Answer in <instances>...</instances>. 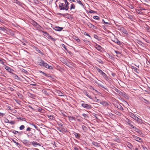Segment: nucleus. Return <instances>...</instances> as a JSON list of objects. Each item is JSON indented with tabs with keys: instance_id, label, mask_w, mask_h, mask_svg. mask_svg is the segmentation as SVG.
Instances as JSON below:
<instances>
[{
	"instance_id": "obj_58",
	"label": "nucleus",
	"mask_w": 150,
	"mask_h": 150,
	"mask_svg": "<svg viewBox=\"0 0 150 150\" xmlns=\"http://www.w3.org/2000/svg\"><path fill=\"white\" fill-rule=\"evenodd\" d=\"M36 22L34 20H32L31 21V24L33 25L35 23V22Z\"/></svg>"
},
{
	"instance_id": "obj_20",
	"label": "nucleus",
	"mask_w": 150,
	"mask_h": 150,
	"mask_svg": "<svg viewBox=\"0 0 150 150\" xmlns=\"http://www.w3.org/2000/svg\"><path fill=\"white\" fill-rule=\"evenodd\" d=\"M47 37L49 39H50L52 41H55L56 40V39L54 38H53L51 35H50L49 34L47 36Z\"/></svg>"
},
{
	"instance_id": "obj_19",
	"label": "nucleus",
	"mask_w": 150,
	"mask_h": 150,
	"mask_svg": "<svg viewBox=\"0 0 150 150\" xmlns=\"http://www.w3.org/2000/svg\"><path fill=\"white\" fill-rule=\"evenodd\" d=\"M72 38L78 42H79L80 41V40L75 35H73L72 36Z\"/></svg>"
},
{
	"instance_id": "obj_36",
	"label": "nucleus",
	"mask_w": 150,
	"mask_h": 150,
	"mask_svg": "<svg viewBox=\"0 0 150 150\" xmlns=\"http://www.w3.org/2000/svg\"><path fill=\"white\" fill-rule=\"evenodd\" d=\"M12 132L15 134H20L21 133V132H19L16 131V130H13V131Z\"/></svg>"
},
{
	"instance_id": "obj_10",
	"label": "nucleus",
	"mask_w": 150,
	"mask_h": 150,
	"mask_svg": "<svg viewBox=\"0 0 150 150\" xmlns=\"http://www.w3.org/2000/svg\"><path fill=\"white\" fill-rule=\"evenodd\" d=\"M129 116L135 120H136L137 118L138 117H137L135 115L132 113H130L129 114Z\"/></svg>"
},
{
	"instance_id": "obj_54",
	"label": "nucleus",
	"mask_w": 150,
	"mask_h": 150,
	"mask_svg": "<svg viewBox=\"0 0 150 150\" xmlns=\"http://www.w3.org/2000/svg\"><path fill=\"white\" fill-rule=\"evenodd\" d=\"M18 119H20L22 121L25 120H24L25 119V118L21 117H19L18 118Z\"/></svg>"
},
{
	"instance_id": "obj_43",
	"label": "nucleus",
	"mask_w": 150,
	"mask_h": 150,
	"mask_svg": "<svg viewBox=\"0 0 150 150\" xmlns=\"http://www.w3.org/2000/svg\"><path fill=\"white\" fill-rule=\"evenodd\" d=\"M102 22L106 24L109 25H110V22H106L105 21L104 19L102 20Z\"/></svg>"
},
{
	"instance_id": "obj_8",
	"label": "nucleus",
	"mask_w": 150,
	"mask_h": 150,
	"mask_svg": "<svg viewBox=\"0 0 150 150\" xmlns=\"http://www.w3.org/2000/svg\"><path fill=\"white\" fill-rule=\"evenodd\" d=\"M35 28H36V29L37 30L40 31H42V29H43V28H42V27L40 26L39 24H37Z\"/></svg>"
},
{
	"instance_id": "obj_49",
	"label": "nucleus",
	"mask_w": 150,
	"mask_h": 150,
	"mask_svg": "<svg viewBox=\"0 0 150 150\" xmlns=\"http://www.w3.org/2000/svg\"><path fill=\"white\" fill-rule=\"evenodd\" d=\"M82 115L85 118H87L88 117V115L86 114H83Z\"/></svg>"
},
{
	"instance_id": "obj_64",
	"label": "nucleus",
	"mask_w": 150,
	"mask_h": 150,
	"mask_svg": "<svg viewBox=\"0 0 150 150\" xmlns=\"http://www.w3.org/2000/svg\"><path fill=\"white\" fill-rule=\"evenodd\" d=\"M38 24L36 22H35V23H34L33 25L35 27Z\"/></svg>"
},
{
	"instance_id": "obj_6",
	"label": "nucleus",
	"mask_w": 150,
	"mask_h": 150,
	"mask_svg": "<svg viewBox=\"0 0 150 150\" xmlns=\"http://www.w3.org/2000/svg\"><path fill=\"white\" fill-rule=\"evenodd\" d=\"M86 24L88 26L89 28H93L95 29H96L97 28L96 26H94L89 22L86 23Z\"/></svg>"
},
{
	"instance_id": "obj_33",
	"label": "nucleus",
	"mask_w": 150,
	"mask_h": 150,
	"mask_svg": "<svg viewBox=\"0 0 150 150\" xmlns=\"http://www.w3.org/2000/svg\"><path fill=\"white\" fill-rule=\"evenodd\" d=\"M6 120H8V122H6L9 123L10 124L13 125L15 124V122L14 121H9L8 119H6Z\"/></svg>"
},
{
	"instance_id": "obj_17",
	"label": "nucleus",
	"mask_w": 150,
	"mask_h": 150,
	"mask_svg": "<svg viewBox=\"0 0 150 150\" xmlns=\"http://www.w3.org/2000/svg\"><path fill=\"white\" fill-rule=\"evenodd\" d=\"M126 145L127 147H129L130 149H132L133 148V146L132 144L129 142H127L126 143Z\"/></svg>"
},
{
	"instance_id": "obj_22",
	"label": "nucleus",
	"mask_w": 150,
	"mask_h": 150,
	"mask_svg": "<svg viewBox=\"0 0 150 150\" xmlns=\"http://www.w3.org/2000/svg\"><path fill=\"white\" fill-rule=\"evenodd\" d=\"M12 75L13 76V77L14 78L17 80H19V78L18 76L14 74V73H12Z\"/></svg>"
},
{
	"instance_id": "obj_40",
	"label": "nucleus",
	"mask_w": 150,
	"mask_h": 150,
	"mask_svg": "<svg viewBox=\"0 0 150 150\" xmlns=\"http://www.w3.org/2000/svg\"><path fill=\"white\" fill-rule=\"evenodd\" d=\"M68 117H69V119L71 120H76L75 119V117H74L70 116H68Z\"/></svg>"
},
{
	"instance_id": "obj_23",
	"label": "nucleus",
	"mask_w": 150,
	"mask_h": 150,
	"mask_svg": "<svg viewBox=\"0 0 150 150\" xmlns=\"http://www.w3.org/2000/svg\"><path fill=\"white\" fill-rule=\"evenodd\" d=\"M136 121H137V122L140 124H142L143 123V120L138 117L137 118Z\"/></svg>"
},
{
	"instance_id": "obj_11",
	"label": "nucleus",
	"mask_w": 150,
	"mask_h": 150,
	"mask_svg": "<svg viewBox=\"0 0 150 150\" xmlns=\"http://www.w3.org/2000/svg\"><path fill=\"white\" fill-rule=\"evenodd\" d=\"M63 28L62 27L56 26L54 28V29L56 31H60L63 29Z\"/></svg>"
},
{
	"instance_id": "obj_59",
	"label": "nucleus",
	"mask_w": 150,
	"mask_h": 150,
	"mask_svg": "<svg viewBox=\"0 0 150 150\" xmlns=\"http://www.w3.org/2000/svg\"><path fill=\"white\" fill-rule=\"evenodd\" d=\"M31 128L30 127H28L26 129L27 131H30L31 130Z\"/></svg>"
},
{
	"instance_id": "obj_50",
	"label": "nucleus",
	"mask_w": 150,
	"mask_h": 150,
	"mask_svg": "<svg viewBox=\"0 0 150 150\" xmlns=\"http://www.w3.org/2000/svg\"><path fill=\"white\" fill-rule=\"evenodd\" d=\"M93 18L95 19L98 20L99 19V17L97 16H94Z\"/></svg>"
},
{
	"instance_id": "obj_48",
	"label": "nucleus",
	"mask_w": 150,
	"mask_h": 150,
	"mask_svg": "<svg viewBox=\"0 0 150 150\" xmlns=\"http://www.w3.org/2000/svg\"><path fill=\"white\" fill-rule=\"evenodd\" d=\"M40 73H41L42 74H43L45 76H46L48 77V76H47V74H46L45 73H44V72H43V71H40Z\"/></svg>"
},
{
	"instance_id": "obj_25",
	"label": "nucleus",
	"mask_w": 150,
	"mask_h": 150,
	"mask_svg": "<svg viewBox=\"0 0 150 150\" xmlns=\"http://www.w3.org/2000/svg\"><path fill=\"white\" fill-rule=\"evenodd\" d=\"M103 78H104L105 79H107L108 78V77L106 75V74H105L104 72H103L102 74H101Z\"/></svg>"
},
{
	"instance_id": "obj_44",
	"label": "nucleus",
	"mask_w": 150,
	"mask_h": 150,
	"mask_svg": "<svg viewBox=\"0 0 150 150\" xmlns=\"http://www.w3.org/2000/svg\"><path fill=\"white\" fill-rule=\"evenodd\" d=\"M128 7L131 9H133L134 8V6L130 4L128 5Z\"/></svg>"
},
{
	"instance_id": "obj_42",
	"label": "nucleus",
	"mask_w": 150,
	"mask_h": 150,
	"mask_svg": "<svg viewBox=\"0 0 150 150\" xmlns=\"http://www.w3.org/2000/svg\"><path fill=\"white\" fill-rule=\"evenodd\" d=\"M4 59H0V63L2 64L3 65L4 64V62L3 61Z\"/></svg>"
},
{
	"instance_id": "obj_14",
	"label": "nucleus",
	"mask_w": 150,
	"mask_h": 150,
	"mask_svg": "<svg viewBox=\"0 0 150 150\" xmlns=\"http://www.w3.org/2000/svg\"><path fill=\"white\" fill-rule=\"evenodd\" d=\"M114 90H115V91L117 92L118 93V95L119 96H120L122 94V93H123V92H122L120 90H119L118 89L115 88L114 89Z\"/></svg>"
},
{
	"instance_id": "obj_28",
	"label": "nucleus",
	"mask_w": 150,
	"mask_h": 150,
	"mask_svg": "<svg viewBox=\"0 0 150 150\" xmlns=\"http://www.w3.org/2000/svg\"><path fill=\"white\" fill-rule=\"evenodd\" d=\"M74 134L76 138L78 139L80 137V135L79 134L74 132Z\"/></svg>"
},
{
	"instance_id": "obj_24",
	"label": "nucleus",
	"mask_w": 150,
	"mask_h": 150,
	"mask_svg": "<svg viewBox=\"0 0 150 150\" xmlns=\"http://www.w3.org/2000/svg\"><path fill=\"white\" fill-rule=\"evenodd\" d=\"M34 48L39 53L41 54V55H43V53L40 50H39L36 47H35Z\"/></svg>"
},
{
	"instance_id": "obj_60",
	"label": "nucleus",
	"mask_w": 150,
	"mask_h": 150,
	"mask_svg": "<svg viewBox=\"0 0 150 150\" xmlns=\"http://www.w3.org/2000/svg\"><path fill=\"white\" fill-rule=\"evenodd\" d=\"M48 118L51 119H52V120L53 119V117L51 115H50V116H49Z\"/></svg>"
},
{
	"instance_id": "obj_39",
	"label": "nucleus",
	"mask_w": 150,
	"mask_h": 150,
	"mask_svg": "<svg viewBox=\"0 0 150 150\" xmlns=\"http://www.w3.org/2000/svg\"><path fill=\"white\" fill-rule=\"evenodd\" d=\"M143 99L144 100V102L146 104H149L150 103V102H149V101L148 100L145 99L144 98H143Z\"/></svg>"
},
{
	"instance_id": "obj_38",
	"label": "nucleus",
	"mask_w": 150,
	"mask_h": 150,
	"mask_svg": "<svg viewBox=\"0 0 150 150\" xmlns=\"http://www.w3.org/2000/svg\"><path fill=\"white\" fill-rule=\"evenodd\" d=\"M75 5L72 3L71 5L70 10H71L72 9H75Z\"/></svg>"
},
{
	"instance_id": "obj_3",
	"label": "nucleus",
	"mask_w": 150,
	"mask_h": 150,
	"mask_svg": "<svg viewBox=\"0 0 150 150\" xmlns=\"http://www.w3.org/2000/svg\"><path fill=\"white\" fill-rule=\"evenodd\" d=\"M28 137H30L33 140H35L36 138V137L35 134L31 132H29L27 134Z\"/></svg>"
},
{
	"instance_id": "obj_16",
	"label": "nucleus",
	"mask_w": 150,
	"mask_h": 150,
	"mask_svg": "<svg viewBox=\"0 0 150 150\" xmlns=\"http://www.w3.org/2000/svg\"><path fill=\"white\" fill-rule=\"evenodd\" d=\"M128 125L131 127V128H132V127H134V126L132 125L133 122L131 120H129L128 119V121L127 122Z\"/></svg>"
},
{
	"instance_id": "obj_7",
	"label": "nucleus",
	"mask_w": 150,
	"mask_h": 150,
	"mask_svg": "<svg viewBox=\"0 0 150 150\" xmlns=\"http://www.w3.org/2000/svg\"><path fill=\"white\" fill-rule=\"evenodd\" d=\"M134 139L136 141L139 142H142L143 140L141 138L135 136H133Z\"/></svg>"
},
{
	"instance_id": "obj_35",
	"label": "nucleus",
	"mask_w": 150,
	"mask_h": 150,
	"mask_svg": "<svg viewBox=\"0 0 150 150\" xmlns=\"http://www.w3.org/2000/svg\"><path fill=\"white\" fill-rule=\"evenodd\" d=\"M42 33H43V34L44 35L47 37V35H48V34H49L46 31H43L42 30V31H41Z\"/></svg>"
},
{
	"instance_id": "obj_61",
	"label": "nucleus",
	"mask_w": 150,
	"mask_h": 150,
	"mask_svg": "<svg viewBox=\"0 0 150 150\" xmlns=\"http://www.w3.org/2000/svg\"><path fill=\"white\" fill-rule=\"evenodd\" d=\"M38 111L41 112V111L42 110V109L41 108H40L38 109Z\"/></svg>"
},
{
	"instance_id": "obj_29",
	"label": "nucleus",
	"mask_w": 150,
	"mask_h": 150,
	"mask_svg": "<svg viewBox=\"0 0 150 150\" xmlns=\"http://www.w3.org/2000/svg\"><path fill=\"white\" fill-rule=\"evenodd\" d=\"M96 69L97 70V71L101 74L103 73V72L102 71L101 69H100L99 68H98V67H96Z\"/></svg>"
},
{
	"instance_id": "obj_56",
	"label": "nucleus",
	"mask_w": 150,
	"mask_h": 150,
	"mask_svg": "<svg viewBox=\"0 0 150 150\" xmlns=\"http://www.w3.org/2000/svg\"><path fill=\"white\" fill-rule=\"evenodd\" d=\"M94 38H95V39H98V38L99 37L96 35H94Z\"/></svg>"
},
{
	"instance_id": "obj_45",
	"label": "nucleus",
	"mask_w": 150,
	"mask_h": 150,
	"mask_svg": "<svg viewBox=\"0 0 150 150\" xmlns=\"http://www.w3.org/2000/svg\"><path fill=\"white\" fill-rule=\"evenodd\" d=\"M32 126H33L37 130H38V127L36 126L35 125H34L33 124H30Z\"/></svg>"
},
{
	"instance_id": "obj_5",
	"label": "nucleus",
	"mask_w": 150,
	"mask_h": 150,
	"mask_svg": "<svg viewBox=\"0 0 150 150\" xmlns=\"http://www.w3.org/2000/svg\"><path fill=\"white\" fill-rule=\"evenodd\" d=\"M64 4L63 3H60L59 5V9L61 10H65V7H64Z\"/></svg>"
},
{
	"instance_id": "obj_27",
	"label": "nucleus",
	"mask_w": 150,
	"mask_h": 150,
	"mask_svg": "<svg viewBox=\"0 0 150 150\" xmlns=\"http://www.w3.org/2000/svg\"><path fill=\"white\" fill-rule=\"evenodd\" d=\"M114 42L117 43L118 45H120L121 44L120 42L117 39H116L114 40Z\"/></svg>"
},
{
	"instance_id": "obj_31",
	"label": "nucleus",
	"mask_w": 150,
	"mask_h": 150,
	"mask_svg": "<svg viewBox=\"0 0 150 150\" xmlns=\"http://www.w3.org/2000/svg\"><path fill=\"white\" fill-rule=\"evenodd\" d=\"M95 47L98 50H100L102 49L101 46L98 45H96Z\"/></svg>"
},
{
	"instance_id": "obj_57",
	"label": "nucleus",
	"mask_w": 150,
	"mask_h": 150,
	"mask_svg": "<svg viewBox=\"0 0 150 150\" xmlns=\"http://www.w3.org/2000/svg\"><path fill=\"white\" fill-rule=\"evenodd\" d=\"M57 129L60 132H62L63 131H62V130L60 129V128L58 127H56Z\"/></svg>"
},
{
	"instance_id": "obj_41",
	"label": "nucleus",
	"mask_w": 150,
	"mask_h": 150,
	"mask_svg": "<svg viewBox=\"0 0 150 150\" xmlns=\"http://www.w3.org/2000/svg\"><path fill=\"white\" fill-rule=\"evenodd\" d=\"M82 128L84 131H86L87 129V127L84 125H82Z\"/></svg>"
},
{
	"instance_id": "obj_26",
	"label": "nucleus",
	"mask_w": 150,
	"mask_h": 150,
	"mask_svg": "<svg viewBox=\"0 0 150 150\" xmlns=\"http://www.w3.org/2000/svg\"><path fill=\"white\" fill-rule=\"evenodd\" d=\"M28 95L29 96L32 98H34L35 97V96L34 94H32L30 93H28Z\"/></svg>"
},
{
	"instance_id": "obj_13",
	"label": "nucleus",
	"mask_w": 150,
	"mask_h": 150,
	"mask_svg": "<svg viewBox=\"0 0 150 150\" xmlns=\"http://www.w3.org/2000/svg\"><path fill=\"white\" fill-rule=\"evenodd\" d=\"M31 144H32L35 147H36L38 146H41L40 144L39 143L34 142H31Z\"/></svg>"
},
{
	"instance_id": "obj_52",
	"label": "nucleus",
	"mask_w": 150,
	"mask_h": 150,
	"mask_svg": "<svg viewBox=\"0 0 150 150\" xmlns=\"http://www.w3.org/2000/svg\"><path fill=\"white\" fill-rule=\"evenodd\" d=\"M6 29L4 28L0 27V31H4Z\"/></svg>"
},
{
	"instance_id": "obj_51",
	"label": "nucleus",
	"mask_w": 150,
	"mask_h": 150,
	"mask_svg": "<svg viewBox=\"0 0 150 150\" xmlns=\"http://www.w3.org/2000/svg\"><path fill=\"white\" fill-rule=\"evenodd\" d=\"M83 34L84 35H85L88 36V37H91L87 33H86L85 32H83Z\"/></svg>"
},
{
	"instance_id": "obj_34",
	"label": "nucleus",
	"mask_w": 150,
	"mask_h": 150,
	"mask_svg": "<svg viewBox=\"0 0 150 150\" xmlns=\"http://www.w3.org/2000/svg\"><path fill=\"white\" fill-rule=\"evenodd\" d=\"M117 108L118 109H119L120 110H123V107L121 106L120 105L118 104L117 105Z\"/></svg>"
},
{
	"instance_id": "obj_9",
	"label": "nucleus",
	"mask_w": 150,
	"mask_h": 150,
	"mask_svg": "<svg viewBox=\"0 0 150 150\" xmlns=\"http://www.w3.org/2000/svg\"><path fill=\"white\" fill-rule=\"evenodd\" d=\"M126 16L127 18H129L131 21H133V16L131 15L129 13H126Z\"/></svg>"
},
{
	"instance_id": "obj_18",
	"label": "nucleus",
	"mask_w": 150,
	"mask_h": 150,
	"mask_svg": "<svg viewBox=\"0 0 150 150\" xmlns=\"http://www.w3.org/2000/svg\"><path fill=\"white\" fill-rule=\"evenodd\" d=\"M56 92L57 93L58 96H64V94L62 92L59 90H57Z\"/></svg>"
},
{
	"instance_id": "obj_55",
	"label": "nucleus",
	"mask_w": 150,
	"mask_h": 150,
	"mask_svg": "<svg viewBox=\"0 0 150 150\" xmlns=\"http://www.w3.org/2000/svg\"><path fill=\"white\" fill-rule=\"evenodd\" d=\"M13 2L18 4H19L20 3V2L18 0H14Z\"/></svg>"
},
{
	"instance_id": "obj_21",
	"label": "nucleus",
	"mask_w": 150,
	"mask_h": 150,
	"mask_svg": "<svg viewBox=\"0 0 150 150\" xmlns=\"http://www.w3.org/2000/svg\"><path fill=\"white\" fill-rule=\"evenodd\" d=\"M122 96L127 99L128 98L127 95L124 92H123V93H122L120 96Z\"/></svg>"
},
{
	"instance_id": "obj_47",
	"label": "nucleus",
	"mask_w": 150,
	"mask_h": 150,
	"mask_svg": "<svg viewBox=\"0 0 150 150\" xmlns=\"http://www.w3.org/2000/svg\"><path fill=\"white\" fill-rule=\"evenodd\" d=\"M88 12L89 13H96V11H94L93 10H90Z\"/></svg>"
},
{
	"instance_id": "obj_2",
	"label": "nucleus",
	"mask_w": 150,
	"mask_h": 150,
	"mask_svg": "<svg viewBox=\"0 0 150 150\" xmlns=\"http://www.w3.org/2000/svg\"><path fill=\"white\" fill-rule=\"evenodd\" d=\"M81 105L82 107L87 109H89L91 108L92 107L90 105H88L87 104L82 103Z\"/></svg>"
},
{
	"instance_id": "obj_30",
	"label": "nucleus",
	"mask_w": 150,
	"mask_h": 150,
	"mask_svg": "<svg viewBox=\"0 0 150 150\" xmlns=\"http://www.w3.org/2000/svg\"><path fill=\"white\" fill-rule=\"evenodd\" d=\"M65 10L67 11L69 9V3L67 2V3L65 4Z\"/></svg>"
},
{
	"instance_id": "obj_15",
	"label": "nucleus",
	"mask_w": 150,
	"mask_h": 150,
	"mask_svg": "<svg viewBox=\"0 0 150 150\" xmlns=\"http://www.w3.org/2000/svg\"><path fill=\"white\" fill-rule=\"evenodd\" d=\"M131 68L132 69H134V71L137 74L139 73V70L135 67L132 66Z\"/></svg>"
},
{
	"instance_id": "obj_46",
	"label": "nucleus",
	"mask_w": 150,
	"mask_h": 150,
	"mask_svg": "<svg viewBox=\"0 0 150 150\" xmlns=\"http://www.w3.org/2000/svg\"><path fill=\"white\" fill-rule=\"evenodd\" d=\"M25 128V126L23 125H21L19 129L20 130H22L24 129Z\"/></svg>"
},
{
	"instance_id": "obj_12",
	"label": "nucleus",
	"mask_w": 150,
	"mask_h": 150,
	"mask_svg": "<svg viewBox=\"0 0 150 150\" xmlns=\"http://www.w3.org/2000/svg\"><path fill=\"white\" fill-rule=\"evenodd\" d=\"M132 128L135 131L138 133L139 134H141L142 132L141 131L136 127L134 126L132 127Z\"/></svg>"
},
{
	"instance_id": "obj_63",
	"label": "nucleus",
	"mask_w": 150,
	"mask_h": 150,
	"mask_svg": "<svg viewBox=\"0 0 150 150\" xmlns=\"http://www.w3.org/2000/svg\"><path fill=\"white\" fill-rule=\"evenodd\" d=\"M94 101H96V102H97L98 100V99L96 97H95V98H94Z\"/></svg>"
},
{
	"instance_id": "obj_62",
	"label": "nucleus",
	"mask_w": 150,
	"mask_h": 150,
	"mask_svg": "<svg viewBox=\"0 0 150 150\" xmlns=\"http://www.w3.org/2000/svg\"><path fill=\"white\" fill-rule=\"evenodd\" d=\"M115 52L117 54H120V52L117 51H115Z\"/></svg>"
},
{
	"instance_id": "obj_1",
	"label": "nucleus",
	"mask_w": 150,
	"mask_h": 150,
	"mask_svg": "<svg viewBox=\"0 0 150 150\" xmlns=\"http://www.w3.org/2000/svg\"><path fill=\"white\" fill-rule=\"evenodd\" d=\"M38 64L39 65L41 66H42L45 68L50 69H53V67L52 66L48 65L42 59H40L38 60Z\"/></svg>"
},
{
	"instance_id": "obj_53",
	"label": "nucleus",
	"mask_w": 150,
	"mask_h": 150,
	"mask_svg": "<svg viewBox=\"0 0 150 150\" xmlns=\"http://www.w3.org/2000/svg\"><path fill=\"white\" fill-rule=\"evenodd\" d=\"M57 124L59 126L62 127L63 126V124L61 123V122H57Z\"/></svg>"
},
{
	"instance_id": "obj_4",
	"label": "nucleus",
	"mask_w": 150,
	"mask_h": 150,
	"mask_svg": "<svg viewBox=\"0 0 150 150\" xmlns=\"http://www.w3.org/2000/svg\"><path fill=\"white\" fill-rule=\"evenodd\" d=\"M4 68L9 72L11 73V74L12 73H13L12 72L14 71V70L13 69H11L10 67L6 65L4 66Z\"/></svg>"
},
{
	"instance_id": "obj_32",
	"label": "nucleus",
	"mask_w": 150,
	"mask_h": 150,
	"mask_svg": "<svg viewBox=\"0 0 150 150\" xmlns=\"http://www.w3.org/2000/svg\"><path fill=\"white\" fill-rule=\"evenodd\" d=\"M84 93L85 95H86L88 97L90 98H91V96L90 95H89V93L87 92L86 91H85L84 92Z\"/></svg>"
},
{
	"instance_id": "obj_37",
	"label": "nucleus",
	"mask_w": 150,
	"mask_h": 150,
	"mask_svg": "<svg viewBox=\"0 0 150 150\" xmlns=\"http://www.w3.org/2000/svg\"><path fill=\"white\" fill-rule=\"evenodd\" d=\"M76 1L80 5L82 6L83 7H84L83 4L81 3V2L79 0H76Z\"/></svg>"
}]
</instances>
